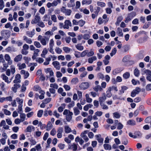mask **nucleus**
<instances>
[{
	"mask_svg": "<svg viewBox=\"0 0 151 151\" xmlns=\"http://www.w3.org/2000/svg\"><path fill=\"white\" fill-rule=\"evenodd\" d=\"M73 114L69 110L65 109L63 112V114L66 116V119L68 122H70L72 119Z\"/></svg>",
	"mask_w": 151,
	"mask_h": 151,
	"instance_id": "f257e3e1",
	"label": "nucleus"
},
{
	"mask_svg": "<svg viewBox=\"0 0 151 151\" xmlns=\"http://www.w3.org/2000/svg\"><path fill=\"white\" fill-rule=\"evenodd\" d=\"M1 34L4 38H8L10 36V32L8 30L4 29L1 31Z\"/></svg>",
	"mask_w": 151,
	"mask_h": 151,
	"instance_id": "f03ea898",
	"label": "nucleus"
},
{
	"mask_svg": "<svg viewBox=\"0 0 151 151\" xmlns=\"http://www.w3.org/2000/svg\"><path fill=\"white\" fill-rule=\"evenodd\" d=\"M61 12L64 13L65 15L67 16H70L72 12L71 10L66 9L65 8L64 6L61 8Z\"/></svg>",
	"mask_w": 151,
	"mask_h": 151,
	"instance_id": "7ed1b4c3",
	"label": "nucleus"
},
{
	"mask_svg": "<svg viewBox=\"0 0 151 151\" xmlns=\"http://www.w3.org/2000/svg\"><path fill=\"white\" fill-rule=\"evenodd\" d=\"M141 91V89L138 87L136 88L131 93V96L132 97H134L137 94H138Z\"/></svg>",
	"mask_w": 151,
	"mask_h": 151,
	"instance_id": "20e7f679",
	"label": "nucleus"
},
{
	"mask_svg": "<svg viewBox=\"0 0 151 151\" xmlns=\"http://www.w3.org/2000/svg\"><path fill=\"white\" fill-rule=\"evenodd\" d=\"M49 40V37L46 36H44L42 39L41 40L40 42L43 45H46L48 43Z\"/></svg>",
	"mask_w": 151,
	"mask_h": 151,
	"instance_id": "39448f33",
	"label": "nucleus"
},
{
	"mask_svg": "<svg viewBox=\"0 0 151 151\" xmlns=\"http://www.w3.org/2000/svg\"><path fill=\"white\" fill-rule=\"evenodd\" d=\"M4 59L7 62L8 64L9 65L12 63V60L9 55L8 54H6L4 56Z\"/></svg>",
	"mask_w": 151,
	"mask_h": 151,
	"instance_id": "423d86ee",
	"label": "nucleus"
},
{
	"mask_svg": "<svg viewBox=\"0 0 151 151\" xmlns=\"http://www.w3.org/2000/svg\"><path fill=\"white\" fill-rule=\"evenodd\" d=\"M40 17L38 15H36L35 16V19L32 20L31 23L32 24L37 23L40 21Z\"/></svg>",
	"mask_w": 151,
	"mask_h": 151,
	"instance_id": "0eeeda50",
	"label": "nucleus"
},
{
	"mask_svg": "<svg viewBox=\"0 0 151 151\" xmlns=\"http://www.w3.org/2000/svg\"><path fill=\"white\" fill-rule=\"evenodd\" d=\"M72 24L71 22L69 20H66L64 22V25L63 26V28L64 29H68L69 26L71 27Z\"/></svg>",
	"mask_w": 151,
	"mask_h": 151,
	"instance_id": "6e6552de",
	"label": "nucleus"
},
{
	"mask_svg": "<svg viewBox=\"0 0 151 151\" xmlns=\"http://www.w3.org/2000/svg\"><path fill=\"white\" fill-rule=\"evenodd\" d=\"M21 76L19 74H17L15 77V79L13 81V82L14 83H19L21 82Z\"/></svg>",
	"mask_w": 151,
	"mask_h": 151,
	"instance_id": "1a4fd4ad",
	"label": "nucleus"
},
{
	"mask_svg": "<svg viewBox=\"0 0 151 151\" xmlns=\"http://www.w3.org/2000/svg\"><path fill=\"white\" fill-rule=\"evenodd\" d=\"M79 87L82 89H87L89 87L88 83L87 82L83 83L80 85Z\"/></svg>",
	"mask_w": 151,
	"mask_h": 151,
	"instance_id": "9d476101",
	"label": "nucleus"
},
{
	"mask_svg": "<svg viewBox=\"0 0 151 151\" xmlns=\"http://www.w3.org/2000/svg\"><path fill=\"white\" fill-rule=\"evenodd\" d=\"M21 87V85L17 83H15L12 88V90L14 93H16L18 88Z\"/></svg>",
	"mask_w": 151,
	"mask_h": 151,
	"instance_id": "9b49d317",
	"label": "nucleus"
},
{
	"mask_svg": "<svg viewBox=\"0 0 151 151\" xmlns=\"http://www.w3.org/2000/svg\"><path fill=\"white\" fill-rule=\"evenodd\" d=\"M52 64L57 70H59L60 68V63L58 61H55L52 62Z\"/></svg>",
	"mask_w": 151,
	"mask_h": 151,
	"instance_id": "f8f14e48",
	"label": "nucleus"
},
{
	"mask_svg": "<svg viewBox=\"0 0 151 151\" xmlns=\"http://www.w3.org/2000/svg\"><path fill=\"white\" fill-rule=\"evenodd\" d=\"M68 148L72 150L73 151H75L77 149V145L75 143H73L69 145Z\"/></svg>",
	"mask_w": 151,
	"mask_h": 151,
	"instance_id": "ddd939ff",
	"label": "nucleus"
},
{
	"mask_svg": "<svg viewBox=\"0 0 151 151\" xmlns=\"http://www.w3.org/2000/svg\"><path fill=\"white\" fill-rule=\"evenodd\" d=\"M1 77L5 82L7 83H9L11 81V80H9L8 77L4 74H2Z\"/></svg>",
	"mask_w": 151,
	"mask_h": 151,
	"instance_id": "4468645a",
	"label": "nucleus"
},
{
	"mask_svg": "<svg viewBox=\"0 0 151 151\" xmlns=\"http://www.w3.org/2000/svg\"><path fill=\"white\" fill-rule=\"evenodd\" d=\"M20 73L21 75H23L24 76V79L27 78L29 76V73L24 70H22L21 71Z\"/></svg>",
	"mask_w": 151,
	"mask_h": 151,
	"instance_id": "2eb2a0df",
	"label": "nucleus"
},
{
	"mask_svg": "<svg viewBox=\"0 0 151 151\" xmlns=\"http://www.w3.org/2000/svg\"><path fill=\"white\" fill-rule=\"evenodd\" d=\"M106 99V96L105 94H103V96L99 98V101L100 104H102Z\"/></svg>",
	"mask_w": 151,
	"mask_h": 151,
	"instance_id": "dca6fc26",
	"label": "nucleus"
},
{
	"mask_svg": "<svg viewBox=\"0 0 151 151\" xmlns=\"http://www.w3.org/2000/svg\"><path fill=\"white\" fill-rule=\"evenodd\" d=\"M35 34V30L34 29H33L31 32L27 31L26 32L27 35L30 37H32Z\"/></svg>",
	"mask_w": 151,
	"mask_h": 151,
	"instance_id": "f3484780",
	"label": "nucleus"
},
{
	"mask_svg": "<svg viewBox=\"0 0 151 151\" xmlns=\"http://www.w3.org/2000/svg\"><path fill=\"white\" fill-rule=\"evenodd\" d=\"M22 55H19L16 56L14 58V61L16 62L20 61L22 58Z\"/></svg>",
	"mask_w": 151,
	"mask_h": 151,
	"instance_id": "a211bd4d",
	"label": "nucleus"
},
{
	"mask_svg": "<svg viewBox=\"0 0 151 151\" xmlns=\"http://www.w3.org/2000/svg\"><path fill=\"white\" fill-rule=\"evenodd\" d=\"M35 129V127L33 126H29L26 128V132H31L32 131H34Z\"/></svg>",
	"mask_w": 151,
	"mask_h": 151,
	"instance_id": "6ab92c4d",
	"label": "nucleus"
},
{
	"mask_svg": "<svg viewBox=\"0 0 151 151\" xmlns=\"http://www.w3.org/2000/svg\"><path fill=\"white\" fill-rule=\"evenodd\" d=\"M97 60V57L96 56H93L88 58V61L89 63H92L94 61Z\"/></svg>",
	"mask_w": 151,
	"mask_h": 151,
	"instance_id": "aec40b11",
	"label": "nucleus"
},
{
	"mask_svg": "<svg viewBox=\"0 0 151 151\" xmlns=\"http://www.w3.org/2000/svg\"><path fill=\"white\" fill-rule=\"evenodd\" d=\"M93 89L96 92L101 91H103V88L99 85H96L93 88Z\"/></svg>",
	"mask_w": 151,
	"mask_h": 151,
	"instance_id": "412c9836",
	"label": "nucleus"
},
{
	"mask_svg": "<svg viewBox=\"0 0 151 151\" xmlns=\"http://www.w3.org/2000/svg\"><path fill=\"white\" fill-rule=\"evenodd\" d=\"M92 2V0H83L82 1V5H88L90 4Z\"/></svg>",
	"mask_w": 151,
	"mask_h": 151,
	"instance_id": "4be33fe9",
	"label": "nucleus"
},
{
	"mask_svg": "<svg viewBox=\"0 0 151 151\" xmlns=\"http://www.w3.org/2000/svg\"><path fill=\"white\" fill-rule=\"evenodd\" d=\"M142 75L146 74L147 76H151V71L148 70L143 69L142 70Z\"/></svg>",
	"mask_w": 151,
	"mask_h": 151,
	"instance_id": "5701e85b",
	"label": "nucleus"
},
{
	"mask_svg": "<svg viewBox=\"0 0 151 151\" xmlns=\"http://www.w3.org/2000/svg\"><path fill=\"white\" fill-rule=\"evenodd\" d=\"M17 66L18 67V69L19 70L24 69L26 67V64L24 63L22 64L21 63H18Z\"/></svg>",
	"mask_w": 151,
	"mask_h": 151,
	"instance_id": "b1692460",
	"label": "nucleus"
},
{
	"mask_svg": "<svg viewBox=\"0 0 151 151\" xmlns=\"http://www.w3.org/2000/svg\"><path fill=\"white\" fill-rule=\"evenodd\" d=\"M116 33L119 36L122 37L123 36L122 29L119 27H118L117 28Z\"/></svg>",
	"mask_w": 151,
	"mask_h": 151,
	"instance_id": "393cba45",
	"label": "nucleus"
},
{
	"mask_svg": "<svg viewBox=\"0 0 151 151\" xmlns=\"http://www.w3.org/2000/svg\"><path fill=\"white\" fill-rule=\"evenodd\" d=\"M23 40L25 41L26 42L29 44H31L32 42V41L31 39L28 38L26 36H23Z\"/></svg>",
	"mask_w": 151,
	"mask_h": 151,
	"instance_id": "a878e982",
	"label": "nucleus"
},
{
	"mask_svg": "<svg viewBox=\"0 0 151 151\" xmlns=\"http://www.w3.org/2000/svg\"><path fill=\"white\" fill-rule=\"evenodd\" d=\"M136 122L135 121L133 120H129L127 122V125L134 126L136 125Z\"/></svg>",
	"mask_w": 151,
	"mask_h": 151,
	"instance_id": "bb28decb",
	"label": "nucleus"
},
{
	"mask_svg": "<svg viewBox=\"0 0 151 151\" xmlns=\"http://www.w3.org/2000/svg\"><path fill=\"white\" fill-rule=\"evenodd\" d=\"M130 56L128 55L125 56L122 59V61L124 63H126L129 60Z\"/></svg>",
	"mask_w": 151,
	"mask_h": 151,
	"instance_id": "cd10ccee",
	"label": "nucleus"
},
{
	"mask_svg": "<svg viewBox=\"0 0 151 151\" xmlns=\"http://www.w3.org/2000/svg\"><path fill=\"white\" fill-rule=\"evenodd\" d=\"M123 18L122 16H119L117 19V21L115 23L116 25H119L120 22L123 20Z\"/></svg>",
	"mask_w": 151,
	"mask_h": 151,
	"instance_id": "c85d7f7f",
	"label": "nucleus"
},
{
	"mask_svg": "<svg viewBox=\"0 0 151 151\" xmlns=\"http://www.w3.org/2000/svg\"><path fill=\"white\" fill-rule=\"evenodd\" d=\"M85 97L87 102L90 103L92 102V99L89 97V95L88 93H86V94Z\"/></svg>",
	"mask_w": 151,
	"mask_h": 151,
	"instance_id": "c756f323",
	"label": "nucleus"
},
{
	"mask_svg": "<svg viewBox=\"0 0 151 151\" xmlns=\"http://www.w3.org/2000/svg\"><path fill=\"white\" fill-rule=\"evenodd\" d=\"M47 52V49L46 48H44L42 50V53L41 54V56L43 58H45Z\"/></svg>",
	"mask_w": 151,
	"mask_h": 151,
	"instance_id": "7c9ffc66",
	"label": "nucleus"
},
{
	"mask_svg": "<svg viewBox=\"0 0 151 151\" xmlns=\"http://www.w3.org/2000/svg\"><path fill=\"white\" fill-rule=\"evenodd\" d=\"M64 52L67 53H69L71 50V49L67 47H64L63 48Z\"/></svg>",
	"mask_w": 151,
	"mask_h": 151,
	"instance_id": "2f4dec72",
	"label": "nucleus"
},
{
	"mask_svg": "<svg viewBox=\"0 0 151 151\" xmlns=\"http://www.w3.org/2000/svg\"><path fill=\"white\" fill-rule=\"evenodd\" d=\"M33 90L36 91H42V90H41V88L40 86H39L38 85H36L34 86L33 88Z\"/></svg>",
	"mask_w": 151,
	"mask_h": 151,
	"instance_id": "473e14b6",
	"label": "nucleus"
},
{
	"mask_svg": "<svg viewBox=\"0 0 151 151\" xmlns=\"http://www.w3.org/2000/svg\"><path fill=\"white\" fill-rule=\"evenodd\" d=\"M65 106V104H62L61 106L58 107V111L60 113L62 112L64 109Z\"/></svg>",
	"mask_w": 151,
	"mask_h": 151,
	"instance_id": "72a5a7b5",
	"label": "nucleus"
},
{
	"mask_svg": "<svg viewBox=\"0 0 151 151\" xmlns=\"http://www.w3.org/2000/svg\"><path fill=\"white\" fill-rule=\"evenodd\" d=\"M16 101L18 103L19 105H23V100L22 99H20L19 97H17L16 99Z\"/></svg>",
	"mask_w": 151,
	"mask_h": 151,
	"instance_id": "f704fd0d",
	"label": "nucleus"
},
{
	"mask_svg": "<svg viewBox=\"0 0 151 151\" xmlns=\"http://www.w3.org/2000/svg\"><path fill=\"white\" fill-rule=\"evenodd\" d=\"M103 146L104 148L106 150H110L111 149V146L108 144H104Z\"/></svg>",
	"mask_w": 151,
	"mask_h": 151,
	"instance_id": "c9c22d12",
	"label": "nucleus"
},
{
	"mask_svg": "<svg viewBox=\"0 0 151 151\" xmlns=\"http://www.w3.org/2000/svg\"><path fill=\"white\" fill-rule=\"evenodd\" d=\"M71 128L68 126H65V131L66 133H68L71 132Z\"/></svg>",
	"mask_w": 151,
	"mask_h": 151,
	"instance_id": "e433bc0d",
	"label": "nucleus"
},
{
	"mask_svg": "<svg viewBox=\"0 0 151 151\" xmlns=\"http://www.w3.org/2000/svg\"><path fill=\"white\" fill-rule=\"evenodd\" d=\"M42 134V132L39 131L35 132H34V136L36 137H39Z\"/></svg>",
	"mask_w": 151,
	"mask_h": 151,
	"instance_id": "4c0bfd02",
	"label": "nucleus"
},
{
	"mask_svg": "<svg viewBox=\"0 0 151 151\" xmlns=\"http://www.w3.org/2000/svg\"><path fill=\"white\" fill-rule=\"evenodd\" d=\"M122 71V70L119 68H117L114 70L113 71V74L115 75L117 73H120Z\"/></svg>",
	"mask_w": 151,
	"mask_h": 151,
	"instance_id": "58836bf2",
	"label": "nucleus"
},
{
	"mask_svg": "<svg viewBox=\"0 0 151 151\" xmlns=\"http://www.w3.org/2000/svg\"><path fill=\"white\" fill-rule=\"evenodd\" d=\"M74 113L75 116H77L80 113V111L76 107L73 108Z\"/></svg>",
	"mask_w": 151,
	"mask_h": 151,
	"instance_id": "ea45409f",
	"label": "nucleus"
},
{
	"mask_svg": "<svg viewBox=\"0 0 151 151\" xmlns=\"http://www.w3.org/2000/svg\"><path fill=\"white\" fill-rule=\"evenodd\" d=\"M140 81L142 82V86H144L146 84V80L144 76H142L140 78Z\"/></svg>",
	"mask_w": 151,
	"mask_h": 151,
	"instance_id": "a19ab883",
	"label": "nucleus"
},
{
	"mask_svg": "<svg viewBox=\"0 0 151 151\" xmlns=\"http://www.w3.org/2000/svg\"><path fill=\"white\" fill-rule=\"evenodd\" d=\"M76 48L78 50L82 51L84 49V47L83 46L81 45L80 44H78L76 45Z\"/></svg>",
	"mask_w": 151,
	"mask_h": 151,
	"instance_id": "79ce46f5",
	"label": "nucleus"
},
{
	"mask_svg": "<svg viewBox=\"0 0 151 151\" xmlns=\"http://www.w3.org/2000/svg\"><path fill=\"white\" fill-rule=\"evenodd\" d=\"M52 125L51 122H48L47 125L46 130L49 131L52 128Z\"/></svg>",
	"mask_w": 151,
	"mask_h": 151,
	"instance_id": "37998d69",
	"label": "nucleus"
},
{
	"mask_svg": "<svg viewBox=\"0 0 151 151\" xmlns=\"http://www.w3.org/2000/svg\"><path fill=\"white\" fill-rule=\"evenodd\" d=\"M50 87L55 89H57L58 88V85L56 83L50 84Z\"/></svg>",
	"mask_w": 151,
	"mask_h": 151,
	"instance_id": "c03bdc74",
	"label": "nucleus"
},
{
	"mask_svg": "<svg viewBox=\"0 0 151 151\" xmlns=\"http://www.w3.org/2000/svg\"><path fill=\"white\" fill-rule=\"evenodd\" d=\"M80 11L81 12H82L83 13L86 14H89L90 13L89 11L86 8L81 9Z\"/></svg>",
	"mask_w": 151,
	"mask_h": 151,
	"instance_id": "a18cd8bd",
	"label": "nucleus"
},
{
	"mask_svg": "<svg viewBox=\"0 0 151 151\" xmlns=\"http://www.w3.org/2000/svg\"><path fill=\"white\" fill-rule=\"evenodd\" d=\"M78 78H74L71 81V83L73 84H75L78 83Z\"/></svg>",
	"mask_w": 151,
	"mask_h": 151,
	"instance_id": "49530a36",
	"label": "nucleus"
},
{
	"mask_svg": "<svg viewBox=\"0 0 151 151\" xmlns=\"http://www.w3.org/2000/svg\"><path fill=\"white\" fill-rule=\"evenodd\" d=\"M123 78L125 79L128 78L130 77V73L128 72H127L124 73L123 75Z\"/></svg>",
	"mask_w": 151,
	"mask_h": 151,
	"instance_id": "de8ad7c7",
	"label": "nucleus"
},
{
	"mask_svg": "<svg viewBox=\"0 0 151 151\" xmlns=\"http://www.w3.org/2000/svg\"><path fill=\"white\" fill-rule=\"evenodd\" d=\"M55 50L56 53L59 54H61L62 52V50L59 47H56Z\"/></svg>",
	"mask_w": 151,
	"mask_h": 151,
	"instance_id": "09e8293b",
	"label": "nucleus"
},
{
	"mask_svg": "<svg viewBox=\"0 0 151 151\" xmlns=\"http://www.w3.org/2000/svg\"><path fill=\"white\" fill-rule=\"evenodd\" d=\"M40 93L41 94V95L39 96V98L40 99H42L44 98V94L45 92L43 91H40Z\"/></svg>",
	"mask_w": 151,
	"mask_h": 151,
	"instance_id": "8fccbe9b",
	"label": "nucleus"
},
{
	"mask_svg": "<svg viewBox=\"0 0 151 151\" xmlns=\"http://www.w3.org/2000/svg\"><path fill=\"white\" fill-rule=\"evenodd\" d=\"M94 54V52L92 49H91L89 52H88L87 56L88 57H91L93 56Z\"/></svg>",
	"mask_w": 151,
	"mask_h": 151,
	"instance_id": "3c124183",
	"label": "nucleus"
},
{
	"mask_svg": "<svg viewBox=\"0 0 151 151\" xmlns=\"http://www.w3.org/2000/svg\"><path fill=\"white\" fill-rule=\"evenodd\" d=\"M97 5L98 6H100L101 7H104L106 6L105 3L103 2L98 1Z\"/></svg>",
	"mask_w": 151,
	"mask_h": 151,
	"instance_id": "603ef678",
	"label": "nucleus"
},
{
	"mask_svg": "<svg viewBox=\"0 0 151 151\" xmlns=\"http://www.w3.org/2000/svg\"><path fill=\"white\" fill-rule=\"evenodd\" d=\"M61 0H55L53 1L52 3L53 6H56L58 4V3H60L61 2Z\"/></svg>",
	"mask_w": 151,
	"mask_h": 151,
	"instance_id": "864d4df0",
	"label": "nucleus"
},
{
	"mask_svg": "<svg viewBox=\"0 0 151 151\" xmlns=\"http://www.w3.org/2000/svg\"><path fill=\"white\" fill-rule=\"evenodd\" d=\"M85 21L82 19H81L78 21V24L81 27H83L85 23Z\"/></svg>",
	"mask_w": 151,
	"mask_h": 151,
	"instance_id": "5fc2aeb1",
	"label": "nucleus"
},
{
	"mask_svg": "<svg viewBox=\"0 0 151 151\" xmlns=\"http://www.w3.org/2000/svg\"><path fill=\"white\" fill-rule=\"evenodd\" d=\"M134 74L136 76L138 77L140 74L139 71L137 68L135 69L134 71Z\"/></svg>",
	"mask_w": 151,
	"mask_h": 151,
	"instance_id": "6e6d98bb",
	"label": "nucleus"
},
{
	"mask_svg": "<svg viewBox=\"0 0 151 151\" xmlns=\"http://www.w3.org/2000/svg\"><path fill=\"white\" fill-rule=\"evenodd\" d=\"M113 115L114 117L116 119L119 118L121 116L120 114L117 112L114 113Z\"/></svg>",
	"mask_w": 151,
	"mask_h": 151,
	"instance_id": "4d7b16f0",
	"label": "nucleus"
},
{
	"mask_svg": "<svg viewBox=\"0 0 151 151\" xmlns=\"http://www.w3.org/2000/svg\"><path fill=\"white\" fill-rule=\"evenodd\" d=\"M132 13L133 12H131V13L129 14H128V16L126 18L125 20V22L127 23L129 21L131 20V19L130 18V16Z\"/></svg>",
	"mask_w": 151,
	"mask_h": 151,
	"instance_id": "13d9d810",
	"label": "nucleus"
},
{
	"mask_svg": "<svg viewBox=\"0 0 151 151\" xmlns=\"http://www.w3.org/2000/svg\"><path fill=\"white\" fill-rule=\"evenodd\" d=\"M37 25L42 28H44L45 27L44 23L42 21H40L37 23Z\"/></svg>",
	"mask_w": 151,
	"mask_h": 151,
	"instance_id": "bf43d9fd",
	"label": "nucleus"
},
{
	"mask_svg": "<svg viewBox=\"0 0 151 151\" xmlns=\"http://www.w3.org/2000/svg\"><path fill=\"white\" fill-rule=\"evenodd\" d=\"M51 60L50 58H46V61L44 63V65H48L50 63V61Z\"/></svg>",
	"mask_w": 151,
	"mask_h": 151,
	"instance_id": "052dcab7",
	"label": "nucleus"
},
{
	"mask_svg": "<svg viewBox=\"0 0 151 151\" xmlns=\"http://www.w3.org/2000/svg\"><path fill=\"white\" fill-rule=\"evenodd\" d=\"M51 19L54 22H57V17L55 14L51 15Z\"/></svg>",
	"mask_w": 151,
	"mask_h": 151,
	"instance_id": "680f3d73",
	"label": "nucleus"
},
{
	"mask_svg": "<svg viewBox=\"0 0 151 151\" xmlns=\"http://www.w3.org/2000/svg\"><path fill=\"white\" fill-rule=\"evenodd\" d=\"M20 115V118L21 119V120L22 121V122H23L24 121L26 117V115L22 113H21Z\"/></svg>",
	"mask_w": 151,
	"mask_h": 151,
	"instance_id": "e2e57ef3",
	"label": "nucleus"
},
{
	"mask_svg": "<svg viewBox=\"0 0 151 151\" xmlns=\"http://www.w3.org/2000/svg\"><path fill=\"white\" fill-rule=\"evenodd\" d=\"M29 141L30 142L31 146L35 145L36 144V142L35 140L33 139V138H32L30 139Z\"/></svg>",
	"mask_w": 151,
	"mask_h": 151,
	"instance_id": "0e129e2a",
	"label": "nucleus"
},
{
	"mask_svg": "<svg viewBox=\"0 0 151 151\" xmlns=\"http://www.w3.org/2000/svg\"><path fill=\"white\" fill-rule=\"evenodd\" d=\"M111 90L108 88V90L106 91V96L108 97H110L112 96V94L111 92Z\"/></svg>",
	"mask_w": 151,
	"mask_h": 151,
	"instance_id": "69168bd1",
	"label": "nucleus"
},
{
	"mask_svg": "<svg viewBox=\"0 0 151 151\" xmlns=\"http://www.w3.org/2000/svg\"><path fill=\"white\" fill-rule=\"evenodd\" d=\"M116 48H114L112 50L111 52L110 53V55L112 57L114 55L116 52Z\"/></svg>",
	"mask_w": 151,
	"mask_h": 151,
	"instance_id": "338daca9",
	"label": "nucleus"
},
{
	"mask_svg": "<svg viewBox=\"0 0 151 151\" xmlns=\"http://www.w3.org/2000/svg\"><path fill=\"white\" fill-rule=\"evenodd\" d=\"M34 45L37 48H40L41 46L40 43L37 41H35L34 42Z\"/></svg>",
	"mask_w": 151,
	"mask_h": 151,
	"instance_id": "774afa93",
	"label": "nucleus"
}]
</instances>
